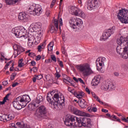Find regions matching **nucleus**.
<instances>
[{"instance_id":"1","label":"nucleus","mask_w":128,"mask_h":128,"mask_svg":"<svg viewBox=\"0 0 128 128\" xmlns=\"http://www.w3.org/2000/svg\"><path fill=\"white\" fill-rule=\"evenodd\" d=\"M30 102V98L28 96H22L18 97L13 102V106L16 110H22V108L26 106V104Z\"/></svg>"},{"instance_id":"2","label":"nucleus","mask_w":128,"mask_h":128,"mask_svg":"<svg viewBox=\"0 0 128 128\" xmlns=\"http://www.w3.org/2000/svg\"><path fill=\"white\" fill-rule=\"evenodd\" d=\"M76 68L82 74L84 78L90 76L94 74V71L90 68V66L88 64H78L76 66Z\"/></svg>"},{"instance_id":"3","label":"nucleus","mask_w":128,"mask_h":128,"mask_svg":"<svg viewBox=\"0 0 128 128\" xmlns=\"http://www.w3.org/2000/svg\"><path fill=\"white\" fill-rule=\"evenodd\" d=\"M117 44L120 46V44H123L125 46L124 50L122 52V56L124 58H128V36L126 38H124L123 36L120 37V38L117 39Z\"/></svg>"},{"instance_id":"4","label":"nucleus","mask_w":128,"mask_h":128,"mask_svg":"<svg viewBox=\"0 0 128 128\" xmlns=\"http://www.w3.org/2000/svg\"><path fill=\"white\" fill-rule=\"evenodd\" d=\"M69 24H70L71 28L76 30H78L80 28H82L83 22L80 18L72 17L69 20Z\"/></svg>"},{"instance_id":"5","label":"nucleus","mask_w":128,"mask_h":128,"mask_svg":"<svg viewBox=\"0 0 128 128\" xmlns=\"http://www.w3.org/2000/svg\"><path fill=\"white\" fill-rule=\"evenodd\" d=\"M78 118L74 115L68 114L66 116L64 121V124L67 126H78Z\"/></svg>"},{"instance_id":"6","label":"nucleus","mask_w":128,"mask_h":128,"mask_svg":"<svg viewBox=\"0 0 128 128\" xmlns=\"http://www.w3.org/2000/svg\"><path fill=\"white\" fill-rule=\"evenodd\" d=\"M78 126L82 128H90L92 126V120L88 118H77Z\"/></svg>"},{"instance_id":"7","label":"nucleus","mask_w":128,"mask_h":128,"mask_svg":"<svg viewBox=\"0 0 128 128\" xmlns=\"http://www.w3.org/2000/svg\"><path fill=\"white\" fill-rule=\"evenodd\" d=\"M117 18L123 24H128V10L126 9L120 10L117 14Z\"/></svg>"},{"instance_id":"8","label":"nucleus","mask_w":128,"mask_h":128,"mask_svg":"<svg viewBox=\"0 0 128 128\" xmlns=\"http://www.w3.org/2000/svg\"><path fill=\"white\" fill-rule=\"evenodd\" d=\"M54 98L55 102L53 103V107L56 110H58L60 108L62 104H64V97L62 96L60 97L58 94H54Z\"/></svg>"},{"instance_id":"9","label":"nucleus","mask_w":128,"mask_h":128,"mask_svg":"<svg viewBox=\"0 0 128 128\" xmlns=\"http://www.w3.org/2000/svg\"><path fill=\"white\" fill-rule=\"evenodd\" d=\"M69 12L73 16H80V18H86V15L84 13L82 10L78 8L72 6L69 9Z\"/></svg>"},{"instance_id":"10","label":"nucleus","mask_w":128,"mask_h":128,"mask_svg":"<svg viewBox=\"0 0 128 128\" xmlns=\"http://www.w3.org/2000/svg\"><path fill=\"white\" fill-rule=\"evenodd\" d=\"M46 112H48L46 107L44 105H42L39 106L36 109L34 113V116H37V118H44L46 114Z\"/></svg>"},{"instance_id":"11","label":"nucleus","mask_w":128,"mask_h":128,"mask_svg":"<svg viewBox=\"0 0 128 128\" xmlns=\"http://www.w3.org/2000/svg\"><path fill=\"white\" fill-rule=\"evenodd\" d=\"M114 32H116V26H112L108 30H105L103 32L102 36L100 38L101 40H108L112 34H114Z\"/></svg>"},{"instance_id":"12","label":"nucleus","mask_w":128,"mask_h":128,"mask_svg":"<svg viewBox=\"0 0 128 128\" xmlns=\"http://www.w3.org/2000/svg\"><path fill=\"white\" fill-rule=\"evenodd\" d=\"M12 32L16 36V38H28V35L24 34V32L20 29L18 27L13 28L12 30Z\"/></svg>"},{"instance_id":"13","label":"nucleus","mask_w":128,"mask_h":128,"mask_svg":"<svg viewBox=\"0 0 128 128\" xmlns=\"http://www.w3.org/2000/svg\"><path fill=\"white\" fill-rule=\"evenodd\" d=\"M30 27L32 28L31 30L32 32H38V34L42 35V23L40 22L32 23L30 25Z\"/></svg>"},{"instance_id":"14","label":"nucleus","mask_w":128,"mask_h":128,"mask_svg":"<svg viewBox=\"0 0 128 128\" xmlns=\"http://www.w3.org/2000/svg\"><path fill=\"white\" fill-rule=\"evenodd\" d=\"M98 0H88L87 4L88 10H96L98 8Z\"/></svg>"},{"instance_id":"15","label":"nucleus","mask_w":128,"mask_h":128,"mask_svg":"<svg viewBox=\"0 0 128 128\" xmlns=\"http://www.w3.org/2000/svg\"><path fill=\"white\" fill-rule=\"evenodd\" d=\"M70 110L72 112H73L74 114H76V116H90V114L78 110L76 108L74 107V106H70Z\"/></svg>"},{"instance_id":"16","label":"nucleus","mask_w":128,"mask_h":128,"mask_svg":"<svg viewBox=\"0 0 128 128\" xmlns=\"http://www.w3.org/2000/svg\"><path fill=\"white\" fill-rule=\"evenodd\" d=\"M13 48L14 50V58H16L18 54H20L22 52H24V49L22 46L16 44L13 46Z\"/></svg>"},{"instance_id":"17","label":"nucleus","mask_w":128,"mask_h":128,"mask_svg":"<svg viewBox=\"0 0 128 128\" xmlns=\"http://www.w3.org/2000/svg\"><path fill=\"white\" fill-rule=\"evenodd\" d=\"M106 58H98L96 60V64L97 66L98 70H100L104 66V62H106Z\"/></svg>"},{"instance_id":"18","label":"nucleus","mask_w":128,"mask_h":128,"mask_svg":"<svg viewBox=\"0 0 128 128\" xmlns=\"http://www.w3.org/2000/svg\"><path fill=\"white\" fill-rule=\"evenodd\" d=\"M42 102H44V98L42 96H39L36 98V100L32 103L31 106L34 108H36L40 106V104H42Z\"/></svg>"},{"instance_id":"19","label":"nucleus","mask_w":128,"mask_h":128,"mask_svg":"<svg viewBox=\"0 0 128 128\" xmlns=\"http://www.w3.org/2000/svg\"><path fill=\"white\" fill-rule=\"evenodd\" d=\"M18 18L20 20H23V22H28V15L25 12H20L19 14Z\"/></svg>"},{"instance_id":"20","label":"nucleus","mask_w":128,"mask_h":128,"mask_svg":"<svg viewBox=\"0 0 128 128\" xmlns=\"http://www.w3.org/2000/svg\"><path fill=\"white\" fill-rule=\"evenodd\" d=\"M46 100L48 102L51 104V106H52V108H54V102H56V98H54V96H52V93L48 94L46 96Z\"/></svg>"},{"instance_id":"21","label":"nucleus","mask_w":128,"mask_h":128,"mask_svg":"<svg viewBox=\"0 0 128 128\" xmlns=\"http://www.w3.org/2000/svg\"><path fill=\"white\" fill-rule=\"evenodd\" d=\"M100 76L96 75L92 79V84L93 86H98L100 84Z\"/></svg>"},{"instance_id":"22","label":"nucleus","mask_w":128,"mask_h":128,"mask_svg":"<svg viewBox=\"0 0 128 128\" xmlns=\"http://www.w3.org/2000/svg\"><path fill=\"white\" fill-rule=\"evenodd\" d=\"M54 26H52L50 29V32L54 34V32H56V30H58V21L56 20H54Z\"/></svg>"},{"instance_id":"23","label":"nucleus","mask_w":128,"mask_h":128,"mask_svg":"<svg viewBox=\"0 0 128 128\" xmlns=\"http://www.w3.org/2000/svg\"><path fill=\"white\" fill-rule=\"evenodd\" d=\"M3 118H4V122H9V120H14V116L12 114L8 115L5 114L3 115Z\"/></svg>"},{"instance_id":"24","label":"nucleus","mask_w":128,"mask_h":128,"mask_svg":"<svg viewBox=\"0 0 128 128\" xmlns=\"http://www.w3.org/2000/svg\"><path fill=\"white\" fill-rule=\"evenodd\" d=\"M79 100V106L80 108H86V106H88V102H86V100L84 99H80Z\"/></svg>"},{"instance_id":"25","label":"nucleus","mask_w":128,"mask_h":128,"mask_svg":"<svg viewBox=\"0 0 128 128\" xmlns=\"http://www.w3.org/2000/svg\"><path fill=\"white\" fill-rule=\"evenodd\" d=\"M6 4H16L18 2H20L22 0H4Z\"/></svg>"},{"instance_id":"26","label":"nucleus","mask_w":128,"mask_h":128,"mask_svg":"<svg viewBox=\"0 0 128 128\" xmlns=\"http://www.w3.org/2000/svg\"><path fill=\"white\" fill-rule=\"evenodd\" d=\"M33 12L34 16H40L42 12L41 8H36L34 10H33Z\"/></svg>"},{"instance_id":"27","label":"nucleus","mask_w":128,"mask_h":128,"mask_svg":"<svg viewBox=\"0 0 128 128\" xmlns=\"http://www.w3.org/2000/svg\"><path fill=\"white\" fill-rule=\"evenodd\" d=\"M46 40H45L44 42H43L40 44L39 46H38V52H42V50L44 48H46Z\"/></svg>"},{"instance_id":"28","label":"nucleus","mask_w":128,"mask_h":128,"mask_svg":"<svg viewBox=\"0 0 128 128\" xmlns=\"http://www.w3.org/2000/svg\"><path fill=\"white\" fill-rule=\"evenodd\" d=\"M108 84H102L100 88L104 92H106V90H108Z\"/></svg>"},{"instance_id":"29","label":"nucleus","mask_w":128,"mask_h":128,"mask_svg":"<svg viewBox=\"0 0 128 128\" xmlns=\"http://www.w3.org/2000/svg\"><path fill=\"white\" fill-rule=\"evenodd\" d=\"M54 48V42H50L48 46V52H52V48Z\"/></svg>"},{"instance_id":"30","label":"nucleus","mask_w":128,"mask_h":128,"mask_svg":"<svg viewBox=\"0 0 128 128\" xmlns=\"http://www.w3.org/2000/svg\"><path fill=\"white\" fill-rule=\"evenodd\" d=\"M16 126H18V128H26V124H24L22 122H17L16 123Z\"/></svg>"},{"instance_id":"31","label":"nucleus","mask_w":128,"mask_h":128,"mask_svg":"<svg viewBox=\"0 0 128 128\" xmlns=\"http://www.w3.org/2000/svg\"><path fill=\"white\" fill-rule=\"evenodd\" d=\"M116 88V86L112 83L108 84V90H114Z\"/></svg>"},{"instance_id":"32","label":"nucleus","mask_w":128,"mask_h":128,"mask_svg":"<svg viewBox=\"0 0 128 128\" xmlns=\"http://www.w3.org/2000/svg\"><path fill=\"white\" fill-rule=\"evenodd\" d=\"M23 60H24L22 59H20L18 60V68H22V66H24V64L22 62Z\"/></svg>"},{"instance_id":"33","label":"nucleus","mask_w":128,"mask_h":128,"mask_svg":"<svg viewBox=\"0 0 128 128\" xmlns=\"http://www.w3.org/2000/svg\"><path fill=\"white\" fill-rule=\"evenodd\" d=\"M84 96V92H80L77 95L78 98H82Z\"/></svg>"},{"instance_id":"34","label":"nucleus","mask_w":128,"mask_h":128,"mask_svg":"<svg viewBox=\"0 0 128 128\" xmlns=\"http://www.w3.org/2000/svg\"><path fill=\"white\" fill-rule=\"evenodd\" d=\"M114 118V120H116V122H120V119L118 118H116V115H112L111 116V118Z\"/></svg>"},{"instance_id":"35","label":"nucleus","mask_w":128,"mask_h":128,"mask_svg":"<svg viewBox=\"0 0 128 128\" xmlns=\"http://www.w3.org/2000/svg\"><path fill=\"white\" fill-rule=\"evenodd\" d=\"M45 16H47V18H50V10L48 9L46 10Z\"/></svg>"},{"instance_id":"36","label":"nucleus","mask_w":128,"mask_h":128,"mask_svg":"<svg viewBox=\"0 0 128 128\" xmlns=\"http://www.w3.org/2000/svg\"><path fill=\"white\" fill-rule=\"evenodd\" d=\"M57 60L60 68H64V63L62 62V61L60 60V58H58Z\"/></svg>"},{"instance_id":"37","label":"nucleus","mask_w":128,"mask_h":128,"mask_svg":"<svg viewBox=\"0 0 128 128\" xmlns=\"http://www.w3.org/2000/svg\"><path fill=\"white\" fill-rule=\"evenodd\" d=\"M51 58H52V60H53V62H56V56L54 55H52Z\"/></svg>"},{"instance_id":"38","label":"nucleus","mask_w":128,"mask_h":128,"mask_svg":"<svg viewBox=\"0 0 128 128\" xmlns=\"http://www.w3.org/2000/svg\"><path fill=\"white\" fill-rule=\"evenodd\" d=\"M36 80H42V75H35Z\"/></svg>"},{"instance_id":"39","label":"nucleus","mask_w":128,"mask_h":128,"mask_svg":"<svg viewBox=\"0 0 128 128\" xmlns=\"http://www.w3.org/2000/svg\"><path fill=\"white\" fill-rule=\"evenodd\" d=\"M56 78H60V73L58 72V70H56V74H55Z\"/></svg>"},{"instance_id":"40","label":"nucleus","mask_w":128,"mask_h":128,"mask_svg":"<svg viewBox=\"0 0 128 128\" xmlns=\"http://www.w3.org/2000/svg\"><path fill=\"white\" fill-rule=\"evenodd\" d=\"M121 118H122V120H123V122L128 123V117H127L126 118H124V117H122Z\"/></svg>"},{"instance_id":"41","label":"nucleus","mask_w":128,"mask_h":128,"mask_svg":"<svg viewBox=\"0 0 128 128\" xmlns=\"http://www.w3.org/2000/svg\"><path fill=\"white\" fill-rule=\"evenodd\" d=\"M56 0H52L51 4H50V8H53L54 6V4H56Z\"/></svg>"},{"instance_id":"42","label":"nucleus","mask_w":128,"mask_h":128,"mask_svg":"<svg viewBox=\"0 0 128 128\" xmlns=\"http://www.w3.org/2000/svg\"><path fill=\"white\" fill-rule=\"evenodd\" d=\"M6 99H4V98L3 100L0 101V106H1V104H6Z\"/></svg>"},{"instance_id":"43","label":"nucleus","mask_w":128,"mask_h":128,"mask_svg":"<svg viewBox=\"0 0 128 128\" xmlns=\"http://www.w3.org/2000/svg\"><path fill=\"white\" fill-rule=\"evenodd\" d=\"M80 82V84H84V80L82 79V78H78V82Z\"/></svg>"},{"instance_id":"44","label":"nucleus","mask_w":128,"mask_h":128,"mask_svg":"<svg viewBox=\"0 0 128 128\" xmlns=\"http://www.w3.org/2000/svg\"><path fill=\"white\" fill-rule=\"evenodd\" d=\"M40 58H42V56L40 55H38L36 58V62H38V60H40Z\"/></svg>"},{"instance_id":"45","label":"nucleus","mask_w":128,"mask_h":128,"mask_svg":"<svg viewBox=\"0 0 128 128\" xmlns=\"http://www.w3.org/2000/svg\"><path fill=\"white\" fill-rule=\"evenodd\" d=\"M92 112H98V108H96V107H92Z\"/></svg>"},{"instance_id":"46","label":"nucleus","mask_w":128,"mask_h":128,"mask_svg":"<svg viewBox=\"0 0 128 128\" xmlns=\"http://www.w3.org/2000/svg\"><path fill=\"white\" fill-rule=\"evenodd\" d=\"M10 96V93H8L6 94V96L4 98V99L6 100H8V96Z\"/></svg>"},{"instance_id":"47","label":"nucleus","mask_w":128,"mask_h":128,"mask_svg":"<svg viewBox=\"0 0 128 128\" xmlns=\"http://www.w3.org/2000/svg\"><path fill=\"white\" fill-rule=\"evenodd\" d=\"M12 66L10 68V72H14V62L12 63Z\"/></svg>"},{"instance_id":"48","label":"nucleus","mask_w":128,"mask_h":128,"mask_svg":"<svg viewBox=\"0 0 128 128\" xmlns=\"http://www.w3.org/2000/svg\"><path fill=\"white\" fill-rule=\"evenodd\" d=\"M60 26H62V18L60 19Z\"/></svg>"},{"instance_id":"49","label":"nucleus","mask_w":128,"mask_h":128,"mask_svg":"<svg viewBox=\"0 0 128 128\" xmlns=\"http://www.w3.org/2000/svg\"><path fill=\"white\" fill-rule=\"evenodd\" d=\"M92 94L93 98H95L98 99V96H96V94H94V92H92Z\"/></svg>"},{"instance_id":"50","label":"nucleus","mask_w":128,"mask_h":128,"mask_svg":"<svg viewBox=\"0 0 128 128\" xmlns=\"http://www.w3.org/2000/svg\"><path fill=\"white\" fill-rule=\"evenodd\" d=\"M45 62H46V64H50V63L52 62V60L50 59L46 60Z\"/></svg>"},{"instance_id":"51","label":"nucleus","mask_w":128,"mask_h":128,"mask_svg":"<svg viewBox=\"0 0 128 128\" xmlns=\"http://www.w3.org/2000/svg\"><path fill=\"white\" fill-rule=\"evenodd\" d=\"M86 92H88V94H90V89H88V88H86Z\"/></svg>"},{"instance_id":"52","label":"nucleus","mask_w":128,"mask_h":128,"mask_svg":"<svg viewBox=\"0 0 128 128\" xmlns=\"http://www.w3.org/2000/svg\"><path fill=\"white\" fill-rule=\"evenodd\" d=\"M32 70L34 72H38V68L37 67H33Z\"/></svg>"},{"instance_id":"53","label":"nucleus","mask_w":128,"mask_h":128,"mask_svg":"<svg viewBox=\"0 0 128 128\" xmlns=\"http://www.w3.org/2000/svg\"><path fill=\"white\" fill-rule=\"evenodd\" d=\"M8 84V80H4L2 82L3 86H6Z\"/></svg>"},{"instance_id":"54","label":"nucleus","mask_w":128,"mask_h":128,"mask_svg":"<svg viewBox=\"0 0 128 128\" xmlns=\"http://www.w3.org/2000/svg\"><path fill=\"white\" fill-rule=\"evenodd\" d=\"M18 82H16L12 84V88H14V87L16 86H18Z\"/></svg>"},{"instance_id":"55","label":"nucleus","mask_w":128,"mask_h":128,"mask_svg":"<svg viewBox=\"0 0 128 128\" xmlns=\"http://www.w3.org/2000/svg\"><path fill=\"white\" fill-rule=\"evenodd\" d=\"M116 50L118 54H120V49H118V47L116 48Z\"/></svg>"},{"instance_id":"56","label":"nucleus","mask_w":128,"mask_h":128,"mask_svg":"<svg viewBox=\"0 0 128 128\" xmlns=\"http://www.w3.org/2000/svg\"><path fill=\"white\" fill-rule=\"evenodd\" d=\"M30 64L32 66H36V62L35 61H32Z\"/></svg>"},{"instance_id":"57","label":"nucleus","mask_w":128,"mask_h":128,"mask_svg":"<svg viewBox=\"0 0 128 128\" xmlns=\"http://www.w3.org/2000/svg\"><path fill=\"white\" fill-rule=\"evenodd\" d=\"M34 54V52H29L28 56L32 57Z\"/></svg>"},{"instance_id":"58","label":"nucleus","mask_w":128,"mask_h":128,"mask_svg":"<svg viewBox=\"0 0 128 128\" xmlns=\"http://www.w3.org/2000/svg\"><path fill=\"white\" fill-rule=\"evenodd\" d=\"M13 62L14 61H12V60L9 62L8 63L6 64V66L8 68V66H10V64H12V62Z\"/></svg>"},{"instance_id":"59","label":"nucleus","mask_w":128,"mask_h":128,"mask_svg":"<svg viewBox=\"0 0 128 128\" xmlns=\"http://www.w3.org/2000/svg\"><path fill=\"white\" fill-rule=\"evenodd\" d=\"M13 62L14 61H12V60L9 62L8 63L6 64V66L8 68V66H10V64H12V62Z\"/></svg>"},{"instance_id":"60","label":"nucleus","mask_w":128,"mask_h":128,"mask_svg":"<svg viewBox=\"0 0 128 128\" xmlns=\"http://www.w3.org/2000/svg\"><path fill=\"white\" fill-rule=\"evenodd\" d=\"M102 112H108V110L102 108Z\"/></svg>"},{"instance_id":"61","label":"nucleus","mask_w":128,"mask_h":128,"mask_svg":"<svg viewBox=\"0 0 128 128\" xmlns=\"http://www.w3.org/2000/svg\"><path fill=\"white\" fill-rule=\"evenodd\" d=\"M62 54H66V50H64V48H63L62 49Z\"/></svg>"},{"instance_id":"62","label":"nucleus","mask_w":128,"mask_h":128,"mask_svg":"<svg viewBox=\"0 0 128 128\" xmlns=\"http://www.w3.org/2000/svg\"><path fill=\"white\" fill-rule=\"evenodd\" d=\"M0 122H4V116H0Z\"/></svg>"},{"instance_id":"63","label":"nucleus","mask_w":128,"mask_h":128,"mask_svg":"<svg viewBox=\"0 0 128 128\" xmlns=\"http://www.w3.org/2000/svg\"><path fill=\"white\" fill-rule=\"evenodd\" d=\"M73 80L76 82H78V78H76V77L73 78Z\"/></svg>"},{"instance_id":"64","label":"nucleus","mask_w":128,"mask_h":128,"mask_svg":"<svg viewBox=\"0 0 128 128\" xmlns=\"http://www.w3.org/2000/svg\"><path fill=\"white\" fill-rule=\"evenodd\" d=\"M11 76H13V78H16V72L12 73Z\"/></svg>"}]
</instances>
